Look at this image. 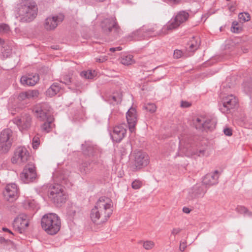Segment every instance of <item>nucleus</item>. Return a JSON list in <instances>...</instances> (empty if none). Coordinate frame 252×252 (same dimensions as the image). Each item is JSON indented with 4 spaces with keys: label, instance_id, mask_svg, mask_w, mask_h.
Listing matches in <instances>:
<instances>
[{
    "label": "nucleus",
    "instance_id": "f257e3e1",
    "mask_svg": "<svg viewBox=\"0 0 252 252\" xmlns=\"http://www.w3.org/2000/svg\"><path fill=\"white\" fill-rule=\"evenodd\" d=\"M113 213V203L111 200L106 197H100L94 207L92 209L90 217L96 224L105 222Z\"/></svg>",
    "mask_w": 252,
    "mask_h": 252
},
{
    "label": "nucleus",
    "instance_id": "f03ea898",
    "mask_svg": "<svg viewBox=\"0 0 252 252\" xmlns=\"http://www.w3.org/2000/svg\"><path fill=\"white\" fill-rule=\"evenodd\" d=\"M38 13L37 5L35 1L26 0L18 5V13L19 21L27 23L33 21Z\"/></svg>",
    "mask_w": 252,
    "mask_h": 252
},
{
    "label": "nucleus",
    "instance_id": "7ed1b4c3",
    "mask_svg": "<svg viewBox=\"0 0 252 252\" xmlns=\"http://www.w3.org/2000/svg\"><path fill=\"white\" fill-rule=\"evenodd\" d=\"M41 225L43 229L48 234H56L60 230L61 226L59 217L55 213H49L44 215L41 220Z\"/></svg>",
    "mask_w": 252,
    "mask_h": 252
},
{
    "label": "nucleus",
    "instance_id": "20e7f679",
    "mask_svg": "<svg viewBox=\"0 0 252 252\" xmlns=\"http://www.w3.org/2000/svg\"><path fill=\"white\" fill-rule=\"evenodd\" d=\"M101 27L103 32L110 36L112 40L118 38L123 34V31L115 17L104 19L101 22Z\"/></svg>",
    "mask_w": 252,
    "mask_h": 252
},
{
    "label": "nucleus",
    "instance_id": "39448f33",
    "mask_svg": "<svg viewBox=\"0 0 252 252\" xmlns=\"http://www.w3.org/2000/svg\"><path fill=\"white\" fill-rule=\"evenodd\" d=\"M162 35L163 34L161 32V29L157 31L155 28L147 29L142 27L131 33L126 36V39L128 41L140 40L149 37Z\"/></svg>",
    "mask_w": 252,
    "mask_h": 252
},
{
    "label": "nucleus",
    "instance_id": "423d86ee",
    "mask_svg": "<svg viewBox=\"0 0 252 252\" xmlns=\"http://www.w3.org/2000/svg\"><path fill=\"white\" fill-rule=\"evenodd\" d=\"M189 14L185 11L179 12L173 19L171 20L161 29V32L163 35L168 33L174 29L177 28L182 23L186 22L189 18Z\"/></svg>",
    "mask_w": 252,
    "mask_h": 252
},
{
    "label": "nucleus",
    "instance_id": "0eeeda50",
    "mask_svg": "<svg viewBox=\"0 0 252 252\" xmlns=\"http://www.w3.org/2000/svg\"><path fill=\"white\" fill-rule=\"evenodd\" d=\"M179 149L188 157L192 155L201 157L203 156L205 153V150L204 149H196L190 143V140L186 138L180 139Z\"/></svg>",
    "mask_w": 252,
    "mask_h": 252
},
{
    "label": "nucleus",
    "instance_id": "6e6552de",
    "mask_svg": "<svg viewBox=\"0 0 252 252\" xmlns=\"http://www.w3.org/2000/svg\"><path fill=\"white\" fill-rule=\"evenodd\" d=\"M49 198L58 206L64 203L66 195L63 187L59 185L53 186L48 194Z\"/></svg>",
    "mask_w": 252,
    "mask_h": 252
},
{
    "label": "nucleus",
    "instance_id": "1a4fd4ad",
    "mask_svg": "<svg viewBox=\"0 0 252 252\" xmlns=\"http://www.w3.org/2000/svg\"><path fill=\"white\" fill-rule=\"evenodd\" d=\"M13 132L9 128L3 129L0 134V152L7 153L10 149L13 141Z\"/></svg>",
    "mask_w": 252,
    "mask_h": 252
},
{
    "label": "nucleus",
    "instance_id": "9d476101",
    "mask_svg": "<svg viewBox=\"0 0 252 252\" xmlns=\"http://www.w3.org/2000/svg\"><path fill=\"white\" fill-rule=\"evenodd\" d=\"M30 158V153L27 148L20 146L15 150L11 160L13 164H22L27 162Z\"/></svg>",
    "mask_w": 252,
    "mask_h": 252
},
{
    "label": "nucleus",
    "instance_id": "9b49d317",
    "mask_svg": "<svg viewBox=\"0 0 252 252\" xmlns=\"http://www.w3.org/2000/svg\"><path fill=\"white\" fill-rule=\"evenodd\" d=\"M238 99L233 94H229L222 98L221 104L220 105L219 110L223 114H228L232 109L238 105Z\"/></svg>",
    "mask_w": 252,
    "mask_h": 252
},
{
    "label": "nucleus",
    "instance_id": "f8f14e48",
    "mask_svg": "<svg viewBox=\"0 0 252 252\" xmlns=\"http://www.w3.org/2000/svg\"><path fill=\"white\" fill-rule=\"evenodd\" d=\"M20 178L24 183H29L35 180L37 174L33 163L30 162L25 166L20 175Z\"/></svg>",
    "mask_w": 252,
    "mask_h": 252
},
{
    "label": "nucleus",
    "instance_id": "ddd939ff",
    "mask_svg": "<svg viewBox=\"0 0 252 252\" xmlns=\"http://www.w3.org/2000/svg\"><path fill=\"white\" fill-rule=\"evenodd\" d=\"M29 225V220L27 215L22 214L16 217L13 222L14 229L19 233H23Z\"/></svg>",
    "mask_w": 252,
    "mask_h": 252
},
{
    "label": "nucleus",
    "instance_id": "4468645a",
    "mask_svg": "<svg viewBox=\"0 0 252 252\" xmlns=\"http://www.w3.org/2000/svg\"><path fill=\"white\" fill-rule=\"evenodd\" d=\"M4 198L10 202H13L18 198V189L15 184H10L6 185L3 192Z\"/></svg>",
    "mask_w": 252,
    "mask_h": 252
},
{
    "label": "nucleus",
    "instance_id": "2eb2a0df",
    "mask_svg": "<svg viewBox=\"0 0 252 252\" xmlns=\"http://www.w3.org/2000/svg\"><path fill=\"white\" fill-rule=\"evenodd\" d=\"M62 15L47 17L44 23V28L47 31L54 30L63 20Z\"/></svg>",
    "mask_w": 252,
    "mask_h": 252
},
{
    "label": "nucleus",
    "instance_id": "dca6fc26",
    "mask_svg": "<svg viewBox=\"0 0 252 252\" xmlns=\"http://www.w3.org/2000/svg\"><path fill=\"white\" fill-rule=\"evenodd\" d=\"M126 126L122 124L114 127L111 137L114 141L119 143L125 137L126 132Z\"/></svg>",
    "mask_w": 252,
    "mask_h": 252
},
{
    "label": "nucleus",
    "instance_id": "f3484780",
    "mask_svg": "<svg viewBox=\"0 0 252 252\" xmlns=\"http://www.w3.org/2000/svg\"><path fill=\"white\" fill-rule=\"evenodd\" d=\"M126 118L129 131L134 132L137 122V115L135 108L131 107L128 109L126 113Z\"/></svg>",
    "mask_w": 252,
    "mask_h": 252
},
{
    "label": "nucleus",
    "instance_id": "a211bd4d",
    "mask_svg": "<svg viewBox=\"0 0 252 252\" xmlns=\"http://www.w3.org/2000/svg\"><path fill=\"white\" fill-rule=\"evenodd\" d=\"M134 165L137 169H140L146 166L149 162L148 156L141 151L134 153Z\"/></svg>",
    "mask_w": 252,
    "mask_h": 252
},
{
    "label": "nucleus",
    "instance_id": "6ab92c4d",
    "mask_svg": "<svg viewBox=\"0 0 252 252\" xmlns=\"http://www.w3.org/2000/svg\"><path fill=\"white\" fill-rule=\"evenodd\" d=\"M46 108L47 105L43 104L36 105L33 109L35 116L41 121L51 119L49 117V114Z\"/></svg>",
    "mask_w": 252,
    "mask_h": 252
},
{
    "label": "nucleus",
    "instance_id": "aec40b11",
    "mask_svg": "<svg viewBox=\"0 0 252 252\" xmlns=\"http://www.w3.org/2000/svg\"><path fill=\"white\" fill-rule=\"evenodd\" d=\"M82 150L85 155L89 157H97L99 153L97 147L91 142H85L82 144Z\"/></svg>",
    "mask_w": 252,
    "mask_h": 252
},
{
    "label": "nucleus",
    "instance_id": "412c9836",
    "mask_svg": "<svg viewBox=\"0 0 252 252\" xmlns=\"http://www.w3.org/2000/svg\"><path fill=\"white\" fill-rule=\"evenodd\" d=\"M39 80V77L38 74L32 73L23 76L21 78L20 82L24 86H33L37 83Z\"/></svg>",
    "mask_w": 252,
    "mask_h": 252
},
{
    "label": "nucleus",
    "instance_id": "4be33fe9",
    "mask_svg": "<svg viewBox=\"0 0 252 252\" xmlns=\"http://www.w3.org/2000/svg\"><path fill=\"white\" fill-rule=\"evenodd\" d=\"M196 122L198 123V125H196V128H200L201 127L202 130L212 131L215 127V122L210 119H206L205 121H202L200 118H197Z\"/></svg>",
    "mask_w": 252,
    "mask_h": 252
},
{
    "label": "nucleus",
    "instance_id": "5701e85b",
    "mask_svg": "<svg viewBox=\"0 0 252 252\" xmlns=\"http://www.w3.org/2000/svg\"><path fill=\"white\" fill-rule=\"evenodd\" d=\"M219 172L216 170L213 173L206 174L203 179V183L207 186H213L218 183Z\"/></svg>",
    "mask_w": 252,
    "mask_h": 252
},
{
    "label": "nucleus",
    "instance_id": "b1692460",
    "mask_svg": "<svg viewBox=\"0 0 252 252\" xmlns=\"http://www.w3.org/2000/svg\"><path fill=\"white\" fill-rule=\"evenodd\" d=\"M31 116L28 114H24L21 118L17 120V124L21 126L23 129H27L31 126Z\"/></svg>",
    "mask_w": 252,
    "mask_h": 252
},
{
    "label": "nucleus",
    "instance_id": "393cba45",
    "mask_svg": "<svg viewBox=\"0 0 252 252\" xmlns=\"http://www.w3.org/2000/svg\"><path fill=\"white\" fill-rule=\"evenodd\" d=\"M206 190L203 189V187L195 186L193 187L191 189V192L189 191V193L190 194V197L191 199L203 196Z\"/></svg>",
    "mask_w": 252,
    "mask_h": 252
},
{
    "label": "nucleus",
    "instance_id": "a878e982",
    "mask_svg": "<svg viewBox=\"0 0 252 252\" xmlns=\"http://www.w3.org/2000/svg\"><path fill=\"white\" fill-rule=\"evenodd\" d=\"M60 89L61 87L60 86L59 84L58 83H54L46 91V95L50 97L53 96L59 92Z\"/></svg>",
    "mask_w": 252,
    "mask_h": 252
},
{
    "label": "nucleus",
    "instance_id": "bb28decb",
    "mask_svg": "<svg viewBox=\"0 0 252 252\" xmlns=\"http://www.w3.org/2000/svg\"><path fill=\"white\" fill-rule=\"evenodd\" d=\"M199 44L200 41H198V39H196L195 37H192L188 43L190 51L196 50L198 48Z\"/></svg>",
    "mask_w": 252,
    "mask_h": 252
},
{
    "label": "nucleus",
    "instance_id": "cd10ccee",
    "mask_svg": "<svg viewBox=\"0 0 252 252\" xmlns=\"http://www.w3.org/2000/svg\"><path fill=\"white\" fill-rule=\"evenodd\" d=\"M47 122H45L41 126V128L42 131L46 133L49 132L52 128V118L46 120Z\"/></svg>",
    "mask_w": 252,
    "mask_h": 252
},
{
    "label": "nucleus",
    "instance_id": "c85d7f7f",
    "mask_svg": "<svg viewBox=\"0 0 252 252\" xmlns=\"http://www.w3.org/2000/svg\"><path fill=\"white\" fill-rule=\"evenodd\" d=\"M28 100L34 99L39 96V93L37 90H29L26 91Z\"/></svg>",
    "mask_w": 252,
    "mask_h": 252
},
{
    "label": "nucleus",
    "instance_id": "c756f323",
    "mask_svg": "<svg viewBox=\"0 0 252 252\" xmlns=\"http://www.w3.org/2000/svg\"><path fill=\"white\" fill-rule=\"evenodd\" d=\"M80 75L85 79H92L96 75V73L95 71H83L80 73Z\"/></svg>",
    "mask_w": 252,
    "mask_h": 252
},
{
    "label": "nucleus",
    "instance_id": "7c9ffc66",
    "mask_svg": "<svg viewBox=\"0 0 252 252\" xmlns=\"http://www.w3.org/2000/svg\"><path fill=\"white\" fill-rule=\"evenodd\" d=\"M133 62V56L131 55L124 56L121 60V63L126 65L131 64Z\"/></svg>",
    "mask_w": 252,
    "mask_h": 252
},
{
    "label": "nucleus",
    "instance_id": "2f4dec72",
    "mask_svg": "<svg viewBox=\"0 0 252 252\" xmlns=\"http://www.w3.org/2000/svg\"><path fill=\"white\" fill-rule=\"evenodd\" d=\"M238 18L241 22H245L250 20V15L248 12H241L238 15Z\"/></svg>",
    "mask_w": 252,
    "mask_h": 252
},
{
    "label": "nucleus",
    "instance_id": "473e14b6",
    "mask_svg": "<svg viewBox=\"0 0 252 252\" xmlns=\"http://www.w3.org/2000/svg\"><path fill=\"white\" fill-rule=\"evenodd\" d=\"M238 23L236 21H234L232 23L231 31L234 33H239L242 31V28L238 26Z\"/></svg>",
    "mask_w": 252,
    "mask_h": 252
},
{
    "label": "nucleus",
    "instance_id": "72a5a7b5",
    "mask_svg": "<svg viewBox=\"0 0 252 252\" xmlns=\"http://www.w3.org/2000/svg\"><path fill=\"white\" fill-rule=\"evenodd\" d=\"M144 108L151 113H154L157 109L156 105L154 103H149L145 104L144 106Z\"/></svg>",
    "mask_w": 252,
    "mask_h": 252
},
{
    "label": "nucleus",
    "instance_id": "f704fd0d",
    "mask_svg": "<svg viewBox=\"0 0 252 252\" xmlns=\"http://www.w3.org/2000/svg\"><path fill=\"white\" fill-rule=\"evenodd\" d=\"M40 144V136L38 134H37L34 136L32 139V147L34 149L38 148Z\"/></svg>",
    "mask_w": 252,
    "mask_h": 252
},
{
    "label": "nucleus",
    "instance_id": "c9c22d12",
    "mask_svg": "<svg viewBox=\"0 0 252 252\" xmlns=\"http://www.w3.org/2000/svg\"><path fill=\"white\" fill-rule=\"evenodd\" d=\"M143 185L142 181L139 180H135L131 184L132 188L134 189H140Z\"/></svg>",
    "mask_w": 252,
    "mask_h": 252
},
{
    "label": "nucleus",
    "instance_id": "e433bc0d",
    "mask_svg": "<svg viewBox=\"0 0 252 252\" xmlns=\"http://www.w3.org/2000/svg\"><path fill=\"white\" fill-rule=\"evenodd\" d=\"M143 247L147 250H151L155 246V243L152 241H146L143 242Z\"/></svg>",
    "mask_w": 252,
    "mask_h": 252
},
{
    "label": "nucleus",
    "instance_id": "4c0bfd02",
    "mask_svg": "<svg viewBox=\"0 0 252 252\" xmlns=\"http://www.w3.org/2000/svg\"><path fill=\"white\" fill-rule=\"evenodd\" d=\"M9 27L7 24H2L0 25V34L6 33L9 31Z\"/></svg>",
    "mask_w": 252,
    "mask_h": 252
},
{
    "label": "nucleus",
    "instance_id": "58836bf2",
    "mask_svg": "<svg viewBox=\"0 0 252 252\" xmlns=\"http://www.w3.org/2000/svg\"><path fill=\"white\" fill-rule=\"evenodd\" d=\"M17 99L18 101L21 102L26 101V100L28 99L26 91L20 93L18 94Z\"/></svg>",
    "mask_w": 252,
    "mask_h": 252
},
{
    "label": "nucleus",
    "instance_id": "ea45409f",
    "mask_svg": "<svg viewBox=\"0 0 252 252\" xmlns=\"http://www.w3.org/2000/svg\"><path fill=\"white\" fill-rule=\"evenodd\" d=\"M80 171L81 173L86 174L89 171L88 164L87 163L82 164L79 167Z\"/></svg>",
    "mask_w": 252,
    "mask_h": 252
},
{
    "label": "nucleus",
    "instance_id": "a19ab883",
    "mask_svg": "<svg viewBox=\"0 0 252 252\" xmlns=\"http://www.w3.org/2000/svg\"><path fill=\"white\" fill-rule=\"evenodd\" d=\"M71 77L69 75H64L63 78V80L61 81V82L66 85H69V84L71 83Z\"/></svg>",
    "mask_w": 252,
    "mask_h": 252
},
{
    "label": "nucleus",
    "instance_id": "79ce46f5",
    "mask_svg": "<svg viewBox=\"0 0 252 252\" xmlns=\"http://www.w3.org/2000/svg\"><path fill=\"white\" fill-rule=\"evenodd\" d=\"M236 210L238 213L245 215L248 212V209L243 206H238L236 208Z\"/></svg>",
    "mask_w": 252,
    "mask_h": 252
},
{
    "label": "nucleus",
    "instance_id": "37998d69",
    "mask_svg": "<svg viewBox=\"0 0 252 252\" xmlns=\"http://www.w3.org/2000/svg\"><path fill=\"white\" fill-rule=\"evenodd\" d=\"M183 52L180 50H175L174 52V57L176 59H179L181 57Z\"/></svg>",
    "mask_w": 252,
    "mask_h": 252
},
{
    "label": "nucleus",
    "instance_id": "c03bdc74",
    "mask_svg": "<svg viewBox=\"0 0 252 252\" xmlns=\"http://www.w3.org/2000/svg\"><path fill=\"white\" fill-rule=\"evenodd\" d=\"M191 103L187 101H182L181 102V107L183 108H188L191 106Z\"/></svg>",
    "mask_w": 252,
    "mask_h": 252
},
{
    "label": "nucleus",
    "instance_id": "a18cd8bd",
    "mask_svg": "<svg viewBox=\"0 0 252 252\" xmlns=\"http://www.w3.org/2000/svg\"><path fill=\"white\" fill-rule=\"evenodd\" d=\"M164 1L169 4L175 5L178 4L181 0H164Z\"/></svg>",
    "mask_w": 252,
    "mask_h": 252
},
{
    "label": "nucleus",
    "instance_id": "49530a36",
    "mask_svg": "<svg viewBox=\"0 0 252 252\" xmlns=\"http://www.w3.org/2000/svg\"><path fill=\"white\" fill-rule=\"evenodd\" d=\"M108 57L106 56H100L99 58L96 59V61L99 63H103L107 60Z\"/></svg>",
    "mask_w": 252,
    "mask_h": 252
},
{
    "label": "nucleus",
    "instance_id": "de8ad7c7",
    "mask_svg": "<svg viewBox=\"0 0 252 252\" xmlns=\"http://www.w3.org/2000/svg\"><path fill=\"white\" fill-rule=\"evenodd\" d=\"M223 132L227 136H231L232 134V130L229 128H225L223 129Z\"/></svg>",
    "mask_w": 252,
    "mask_h": 252
},
{
    "label": "nucleus",
    "instance_id": "09e8293b",
    "mask_svg": "<svg viewBox=\"0 0 252 252\" xmlns=\"http://www.w3.org/2000/svg\"><path fill=\"white\" fill-rule=\"evenodd\" d=\"M181 231V229L180 228H173L171 231V235H176V234H179Z\"/></svg>",
    "mask_w": 252,
    "mask_h": 252
},
{
    "label": "nucleus",
    "instance_id": "8fccbe9b",
    "mask_svg": "<svg viewBox=\"0 0 252 252\" xmlns=\"http://www.w3.org/2000/svg\"><path fill=\"white\" fill-rule=\"evenodd\" d=\"M187 247V244L186 242H181L180 245L179 249L181 252L184 251Z\"/></svg>",
    "mask_w": 252,
    "mask_h": 252
},
{
    "label": "nucleus",
    "instance_id": "3c124183",
    "mask_svg": "<svg viewBox=\"0 0 252 252\" xmlns=\"http://www.w3.org/2000/svg\"><path fill=\"white\" fill-rule=\"evenodd\" d=\"M112 99L117 103L121 101V97L120 96L113 95L112 96Z\"/></svg>",
    "mask_w": 252,
    "mask_h": 252
},
{
    "label": "nucleus",
    "instance_id": "603ef678",
    "mask_svg": "<svg viewBox=\"0 0 252 252\" xmlns=\"http://www.w3.org/2000/svg\"><path fill=\"white\" fill-rule=\"evenodd\" d=\"M75 214L76 210H75L73 208H71L67 211V214L71 217L74 216Z\"/></svg>",
    "mask_w": 252,
    "mask_h": 252
},
{
    "label": "nucleus",
    "instance_id": "864d4df0",
    "mask_svg": "<svg viewBox=\"0 0 252 252\" xmlns=\"http://www.w3.org/2000/svg\"><path fill=\"white\" fill-rule=\"evenodd\" d=\"M122 48L120 46L115 47V48H111L109 49V51L112 52H114L116 51H121L122 50Z\"/></svg>",
    "mask_w": 252,
    "mask_h": 252
},
{
    "label": "nucleus",
    "instance_id": "5fc2aeb1",
    "mask_svg": "<svg viewBox=\"0 0 252 252\" xmlns=\"http://www.w3.org/2000/svg\"><path fill=\"white\" fill-rule=\"evenodd\" d=\"M8 209L11 212H15V213H16L17 212V208H16V206H15V205H11V206L9 207Z\"/></svg>",
    "mask_w": 252,
    "mask_h": 252
},
{
    "label": "nucleus",
    "instance_id": "6e6d98bb",
    "mask_svg": "<svg viewBox=\"0 0 252 252\" xmlns=\"http://www.w3.org/2000/svg\"><path fill=\"white\" fill-rule=\"evenodd\" d=\"M183 211L186 214H189L191 210L188 207H184L183 208Z\"/></svg>",
    "mask_w": 252,
    "mask_h": 252
},
{
    "label": "nucleus",
    "instance_id": "4d7b16f0",
    "mask_svg": "<svg viewBox=\"0 0 252 252\" xmlns=\"http://www.w3.org/2000/svg\"><path fill=\"white\" fill-rule=\"evenodd\" d=\"M7 242L4 238L0 236V244H5Z\"/></svg>",
    "mask_w": 252,
    "mask_h": 252
},
{
    "label": "nucleus",
    "instance_id": "13d9d810",
    "mask_svg": "<svg viewBox=\"0 0 252 252\" xmlns=\"http://www.w3.org/2000/svg\"><path fill=\"white\" fill-rule=\"evenodd\" d=\"M2 229L4 232H7L13 235V233H12V232L10 230L8 229V228H7L6 227H3Z\"/></svg>",
    "mask_w": 252,
    "mask_h": 252
},
{
    "label": "nucleus",
    "instance_id": "bf43d9fd",
    "mask_svg": "<svg viewBox=\"0 0 252 252\" xmlns=\"http://www.w3.org/2000/svg\"><path fill=\"white\" fill-rule=\"evenodd\" d=\"M9 111L10 113H11V114L13 115H15V113H16V112L17 111V110H16V109H15V110L14 111H12L10 109H9Z\"/></svg>",
    "mask_w": 252,
    "mask_h": 252
},
{
    "label": "nucleus",
    "instance_id": "052dcab7",
    "mask_svg": "<svg viewBox=\"0 0 252 252\" xmlns=\"http://www.w3.org/2000/svg\"><path fill=\"white\" fill-rule=\"evenodd\" d=\"M247 216H248L249 217H252V212H250L248 210V212H247L246 214Z\"/></svg>",
    "mask_w": 252,
    "mask_h": 252
}]
</instances>
